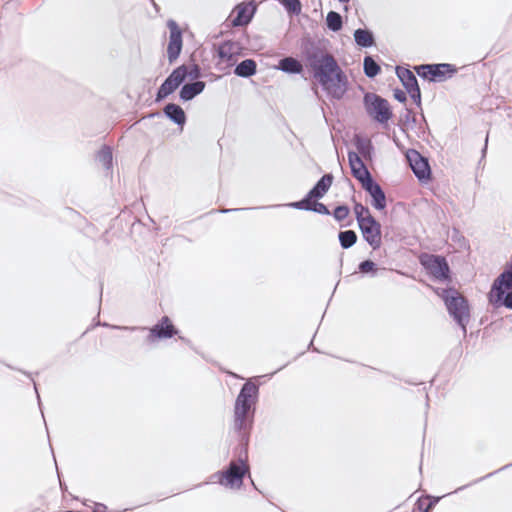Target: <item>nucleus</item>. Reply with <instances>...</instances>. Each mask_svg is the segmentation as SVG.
<instances>
[{
    "label": "nucleus",
    "instance_id": "1",
    "mask_svg": "<svg viewBox=\"0 0 512 512\" xmlns=\"http://www.w3.org/2000/svg\"><path fill=\"white\" fill-rule=\"evenodd\" d=\"M307 63L314 79L333 99H341L348 88V79L335 58L322 50L307 55Z\"/></svg>",
    "mask_w": 512,
    "mask_h": 512
},
{
    "label": "nucleus",
    "instance_id": "2",
    "mask_svg": "<svg viewBox=\"0 0 512 512\" xmlns=\"http://www.w3.org/2000/svg\"><path fill=\"white\" fill-rule=\"evenodd\" d=\"M437 294L444 300L449 314L461 326L466 334V324L469 321V307L467 301L455 290H441Z\"/></svg>",
    "mask_w": 512,
    "mask_h": 512
},
{
    "label": "nucleus",
    "instance_id": "3",
    "mask_svg": "<svg viewBox=\"0 0 512 512\" xmlns=\"http://www.w3.org/2000/svg\"><path fill=\"white\" fill-rule=\"evenodd\" d=\"M258 393V387L254 383L247 382L242 387L235 403V424L239 429L246 427V418Z\"/></svg>",
    "mask_w": 512,
    "mask_h": 512
},
{
    "label": "nucleus",
    "instance_id": "4",
    "mask_svg": "<svg viewBox=\"0 0 512 512\" xmlns=\"http://www.w3.org/2000/svg\"><path fill=\"white\" fill-rule=\"evenodd\" d=\"M364 106L367 114L380 123L387 122L392 116L389 103L374 93L365 95Z\"/></svg>",
    "mask_w": 512,
    "mask_h": 512
},
{
    "label": "nucleus",
    "instance_id": "5",
    "mask_svg": "<svg viewBox=\"0 0 512 512\" xmlns=\"http://www.w3.org/2000/svg\"><path fill=\"white\" fill-rule=\"evenodd\" d=\"M508 290H512V263L494 281L488 294L489 302L495 307H500L503 295Z\"/></svg>",
    "mask_w": 512,
    "mask_h": 512
},
{
    "label": "nucleus",
    "instance_id": "6",
    "mask_svg": "<svg viewBox=\"0 0 512 512\" xmlns=\"http://www.w3.org/2000/svg\"><path fill=\"white\" fill-rule=\"evenodd\" d=\"M248 472V466L243 460L231 462L227 471L219 475V482L225 487L235 489L242 485L243 476Z\"/></svg>",
    "mask_w": 512,
    "mask_h": 512
},
{
    "label": "nucleus",
    "instance_id": "7",
    "mask_svg": "<svg viewBox=\"0 0 512 512\" xmlns=\"http://www.w3.org/2000/svg\"><path fill=\"white\" fill-rule=\"evenodd\" d=\"M359 228L362 232L364 239L369 243L373 249H377L381 245V226L373 218L367 217L366 220L360 221Z\"/></svg>",
    "mask_w": 512,
    "mask_h": 512
},
{
    "label": "nucleus",
    "instance_id": "8",
    "mask_svg": "<svg viewBox=\"0 0 512 512\" xmlns=\"http://www.w3.org/2000/svg\"><path fill=\"white\" fill-rule=\"evenodd\" d=\"M187 76V67L182 65L176 68L170 76L164 81L158 90V98H165L171 94L185 80Z\"/></svg>",
    "mask_w": 512,
    "mask_h": 512
},
{
    "label": "nucleus",
    "instance_id": "9",
    "mask_svg": "<svg viewBox=\"0 0 512 512\" xmlns=\"http://www.w3.org/2000/svg\"><path fill=\"white\" fill-rule=\"evenodd\" d=\"M167 25L170 30L167 55L169 61L173 62L178 58L182 49V34L175 21L169 20Z\"/></svg>",
    "mask_w": 512,
    "mask_h": 512
},
{
    "label": "nucleus",
    "instance_id": "10",
    "mask_svg": "<svg viewBox=\"0 0 512 512\" xmlns=\"http://www.w3.org/2000/svg\"><path fill=\"white\" fill-rule=\"evenodd\" d=\"M424 267L437 279H445L449 268L445 260L439 256L426 255L421 260Z\"/></svg>",
    "mask_w": 512,
    "mask_h": 512
},
{
    "label": "nucleus",
    "instance_id": "11",
    "mask_svg": "<svg viewBox=\"0 0 512 512\" xmlns=\"http://www.w3.org/2000/svg\"><path fill=\"white\" fill-rule=\"evenodd\" d=\"M397 75L401 82L403 83L404 87L406 88L407 92L410 94L411 98L419 103L421 94L420 89L417 83V79L414 76V74L405 68H397Z\"/></svg>",
    "mask_w": 512,
    "mask_h": 512
},
{
    "label": "nucleus",
    "instance_id": "12",
    "mask_svg": "<svg viewBox=\"0 0 512 512\" xmlns=\"http://www.w3.org/2000/svg\"><path fill=\"white\" fill-rule=\"evenodd\" d=\"M407 159L414 174L420 179L425 180L430 176V168L428 162L417 151H410L407 154Z\"/></svg>",
    "mask_w": 512,
    "mask_h": 512
},
{
    "label": "nucleus",
    "instance_id": "13",
    "mask_svg": "<svg viewBox=\"0 0 512 512\" xmlns=\"http://www.w3.org/2000/svg\"><path fill=\"white\" fill-rule=\"evenodd\" d=\"M348 160L351 167V171L353 176L361 182L363 185L371 178L369 171L365 167L363 161L359 157V155L355 152H349Z\"/></svg>",
    "mask_w": 512,
    "mask_h": 512
},
{
    "label": "nucleus",
    "instance_id": "14",
    "mask_svg": "<svg viewBox=\"0 0 512 512\" xmlns=\"http://www.w3.org/2000/svg\"><path fill=\"white\" fill-rule=\"evenodd\" d=\"M176 333L177 330L172 325L170 319L168 317H163L159 324L150 329L148 340L154 341L155 338H171Z\"/></svg>",
    "mask_w": 512,
    "mask_h": 512
},
{
    "label": "nucleus",
    "instance_id": "15",
    "mask_svg": "<svg viewBox=\"0 0 512 512\" xmlns=\"http://www.w3.org/2000/svg\"><path fill=\"white\" fill-rule=\"evenodd\" d=\"M362 187L370 194L372 197V205L378 209L383 210L386 207V197L381 187L375 183L372 179L367 181L362 185Z\"/></svg>",
    "mask_w": 512,
    "mask_h": 512
},
{
    "label": "nucleus",
    "instance_id": "16",
    "mask_svg": "<svg viewBox=\"0 0 512 512\" xmlns=\"http://www.w3.org/2000/svg\"><path fill=\"white\" fill-rule=\"evenodd\" d=\"M235 12L237 13V15L232 21L233 25L244 26L251 21L255 13V7L252 4L243 3L236 6Z\"/></svg>",
    "mask_w": 512,
    "mask_h": 512
},
{
    "label": "nucleus",
    "instance_id": "17",
    "mask_svg": "<svg viewBox=\"0 0 512 512\" xmlns=\"http://www.w3.org/2000/svg\"><path fill=\"white\" fill-rule=\"evenodd\" d=\"M333 176L331 174L324 175L315 185L313 189L309 191V198H322L332 185Z\"/></svg>",
    "mask_w": 512,
    "mask_h": 512
},
{
    "label": "nucleus",
    "instance_id": "18",
    "mask_svg": "<svg viewBox=\"0 0 512 512\" xmlns=\"http://www.w3.org/2000/svg\"><path fill=\"white\" fill-rule=\"evenodd\" d=\"M205 88V83L197 81L190 84H185L180 92V97L184 101L193 99L196 95L200 94Z\"/></svg>",
    "mask_w": 512,
    "mask_h": 512
},
{
    "label": "nucleus",
    "instance_id": "19",
    "mask_svg": "<svg viewBox=\"0 0 512 512\" xmlns=\"http://www.w3.org/2000/svg\"><path fill=\"white\" fill-rule=\"evenodd\" d=\"M238 45L233 42H225L218 48V56L226 62H234L235 54L237 53Z\"/></svg>",
    "mask_w": 512,
    "mask_h": 512
},
{
    "label": "nucleus",
    "instance_id": "20",
    "mask_svg": "<svg viewBox=\"0 0 512 512\" xmlns=\"http://www.w3.org/2000/svg\"><path fill=\"white\" fill-rule=\"evenodd\" d=\"M278 69L287 72V73H301L303 70L302 64L292 57H286L282 60H280L278 66Z\"/></svg>",
    "mask_w": 512,
    "mask_h": 512
},
{
    "label": "nucleus",
    "instance_id": "21",
    "mask_svg": "<svg viewBox=\"0 0 512 512\" xmlns=\"http://www.w3.org/2000/svg\"><path fill=\"white\" fill-rule=\"evenodd\" d=\"M164 111L165 114L178 125H183L185 123V113L180 106L176 104H168Z\"/></svg>",
    "mask_w": 512,
    "mask_h": 512
},
{
    "label": "nucleus",
    "instance_id": "22",
    "mask_svg": "<svg viewBox=\"0 0 512 512\" xmlns=\"http://www.w3.org/2000/svg\"><path fill=\"white\" fill-rule=\"evenodd\" d=\"M235 74L240 77H249L256 72V63L252 59H246L237 65Z\"/></svg>",
    "mask_w": 512,
    "mask_h": 512
},
{
    "label": "nucleus",
    "instance_id": "23",
    "mask_svg": "<svg viewBox=\"0 0 512 512\" xmlns=\"http://www.w3.org/2000/svg\"><path fill=\"white\" fill-rule=\"evenodd\" d=\"M354 38L356 43L363 47H370L374 43L373 35L368 30L357 29Z\"/></svg>",
    "mask_w": 512,
    "mask_h": 512
},
{
    "label": "nucleus",
    "instance_id": "24",
    "mask_svg": "<svg viewBox=\"0 0 512 512\" xmlns=\"http://www.w3.org/2000/svg\"><path fill=\"white\" fill-rule=\"evenodd\" d=\"M454 71L450 64L432 65V74H435L433 81H442L447 73H453Z\"/></svg>",
    "mask_w": 512,
    "mask_h": 512
},
{
    "label": "nucleus",
    "instance_id": "25",
    "mask_svg": "<svg viewBox=\"0 0 512 512\" xmlns=\"http://www.w3.org/2000/svg\"><path fill=\"white\" fill-rule=\"evenodd\" d=\"M357 235L352 230H346L339 233V241L344 249L350 248L356 243Z\"/></svg>",
    "mask_w": 512,
    "mask_h": 512
},
{
    "label": "nucleus",
    "instance_id": "26",
    "mask_svg": "<svg viewBox=\"0 0 512 512\" xmlns=\"http://www.w3.org/2000/svg\"><path fill=\"white\" fill-rule=\"evenodd\" d=\"M326 23L330 30L336 32L342 27V18L339 13L330 11L326 17Z\"/></svg>",
    "mask_w": 512,
    "mask_h": 512
},
{
    "label": "nucleus",
    "instance_id": "27",
    "mask_svg": "<svg viewBox=\"0 0 512 512\" xmlns=\"http://www.w3.org/2000/svg\"><path fill=\"white\" fill-rule=\"evenodd\" d=\"M380 71L379 65L369 56L364 58V72L368 77L376 76Z\"/></svg>",
    "mask_w": 512,
    "mask_h": 512
},
{
    "label": "nucleus",
    "instance_id": "28",
    "mask_svg": "<svg viewBox=\"0 0 512 512\" xmlns=\"http://www.w3.org/2000/svg\"><path fill=\"white\" fill-rule=\"evenodd\" d=\"M98 161L106 169H109L112 164V152L109 147H103L98 153Z\"/></svg>",
    "mask_w": 512,
    "mask_h": 512
},
{
    "label": "nucleus",
    "instance_id": "29",
    "mask_svg": "<svg viewBox=\"0 0 512 512\" xmlns=\"http://www.w3.org/2000/svg\"><path fill=\"white\" fill-rule=\"evenodd\" d=\"M354 213L356 215V219H357L358 225L360 224V221L366 220L367 217H372L370 212H369V210H368V208H366L365 206H363L360 203L355 204V206H354Z\"/></svg>",
    "mask_w": 512,
    "mask_h": 512
},
{
    "label": "nucleus",
    "instance_id": "30",
    "mask_svg": "<svg viewBox=\"0 0 512 512\" xmlns=\"http://www.w3.org/2000/svg\"><path fill=\"white\" fill-rule=\"evenodd\" d=\"M417 73L420 77L429 79L430 81H433V78H435V74H432V65H422L418 67Z\"/></svg>",
    "mask_w": 512,
    "mask_h": 512
},
{
    "label": "nucleus",
    "instance_id": "31",
    "mask_svg": "<svg viewBox=\"0 0 512 512\" xmlns=\"http://www.w3.org/2000/svg\"><path fill=\"white\" fill-rule=\"evenodd\" d=\"M311 199L312 198H309V194H308L307 197L304 198L303 200L298 201V202H292V203L288 204V206L296 208V209H301V210H311V206H312Z\"/></svg>",
    "mask_w": 512,
    "mask_h": 512
},
{
    "label": "nucleus",
    "instance_id": "32",
    "mask_svg": "<svg viewBox=\"0 0 512 512\" xmlns=\"http://www.w3.org/2000/svg\"><path fill=\"white\" fill-rule=\"evenodd\" d=\"M349 215V208L347 206H338L333 212V216L337 221L344 220Z\"/></svg>",
    "mask_w": 512,
    "mask_h": 512
},
{
    "label": "nucleus",
    "instance_id": "33",
    "mask_svg": "<svg viewBox=\"0 0 512 512\" xmlns=\"http://www.w3.org/2000/svg\"><path fill=\"white\" fill-rule=\"evenodd\" d=\"M283 5L286 6V8L289 11L292 12H299L300 11V2L299 0H281Z\"/></svg>",
    "mask_w": 512,
    "mask_h": 512
},
{
    "label": "nucleus",
    "instance_id": "34",
    "mask_svg": "<svg viewBox=\"0 0 512 512\" xmlns=\"http://www.w3.org/2000/svg\"><path fill=\"white\" fill-rule=\"evenodd\" d=\"M359 270L362 273H370V272H375L376 268H375L374 262H372L370 260H366V261H363L360 263Z\"/></svg>",
    "mask_w": 512,
    "mask_h": 512
},
{
    "label": "nucleus",
    "instance_id": "35",
    "mask_svg": "<svg viewBox=\"0 0 512 512\" xmlns=\"http://www.w3.org/2000/svg\"><path fill=\"white\" fill-rule=\"evenodd\" d=\"M311 211H314V212H317V213L323 214V215L330 214L328 208L323 203H320V202H313L312 206H311Z\"/></svg>",
    "mask_w": 512,
    "mask_h": 512
},
{
    "label": "nucleus",
    "instance_id": "36",
    "mask_svg": "<svg viewBox=\"0 0 512 512\" xmlns=\"http://www.w3.org/2000/svg\"><path fill=\"white\" fill-rule=\"evenodd\" d=\"M200 76V70L198 66L194 65L190 68V70L187 69V76L189 79L194 80L197 79Z\"/></svg>",
    "mask_w": 512,
    "mask_h": 512
},
{
    "label": "nucleus",
    "instance_id": "37",
    "mask_svg": "<svg viewBox=\"0 0 512 512\" xmlns=\"http://www.w3.org/2000/svg\"><path fill=\"white\" fill-rule=\"evenodd\" d=\"M504 305L507 308L512 309V292L508 293L507 295H503L501 306Z\"/></svg>",
    "mask_w": 512,
    "mask_h": 512
},
{
    "label": "nucleus",
    "instance_id": "38",
    "mask_svg": "<svg viewBox=\"0 0 512 512\" xmlns=\"http://www.w3.org/2000/svg\"><path fill=\"white\" fill-rule=\"evenodd\" d=\"M394 97L395 99H397L399 102H405L406 101V94L405 92L401 91V90H396L394 92Z\"/></svg>",
    "mask_w": 512,
    "mask_h": 512
},
{
    "label": "nucleus",
    "instance_id": "39",
    "mask_svg": "<svg viewBox=\"0 0 512 512\" xmlns=\"http://www.w3.org/2000/svg\"><path fill=\"white\" fill-rule=\"evenodd\" d=\"M105 509H106V507H105L104 505H102V504H98V505L96 506V510H95V512H104V511H105Z\"/></svg>",
    "mask_w": 512,
    "mask_h": 512
},
{
    "label": "nucleus",
    "instance_id": "40",
    "mask_svg": "<svg viewBox=\"0 0 512 512\" xmlns=\"http://www.w3.org/2000/svg\"><path fill=\"white\" fill-rule=\"evenodd\" d=\"M230 211H231L230 209H223V210H221V212H223V213H227V212H230Z\"/></svg>",
    "mask_w": 512,
    "mask_h": 512
},
{
    "label": "nucleus",
    "instance_id": "41",
    "mask_svg": "<svg viewBox=\"0 0 512 512\" xmlns=\"http://www.w3.org/2000/svg\"><path fill=\"white\" fill-rule=\"evenodd\" d=\"M340 2L347 3L349 0H339Z\"/></svg>",
    "mask_w": 512,
    "mask_h": 512
},
{
    "label": "nucleus",
    "instance_id": "42",
    "mask_svg": "<svg viewBox=\"0 0 512 512\" xmlns=\"http://www.w3.org/2000/svg\"><path fill=\"white\" fill-rule=\"evenodd\" d=\"M118 329H124V330H127L128 328L127 327H117Z\"/></svg>",
    "mask_w": 512,
    "mask_h": 512
}]
</instances>
